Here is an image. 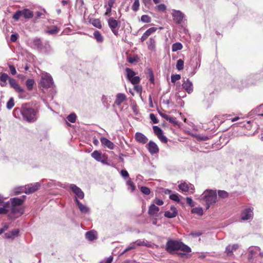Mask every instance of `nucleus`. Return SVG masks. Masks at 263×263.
I'll use <instances>...</instances> for the list:
<instances>
[{
    "label": "nucleus",
    "instance_id": "nucleus-33",
    "mask_svg": "<svg viewBox=\"0 0 263 263\" xmlns=\"http://www.w3.org/2000/svg\"><path fill=\"white\" fill-rule=\"evenodd\" d=\"M34 83V80L32 79H29L26 81V85L29 91L32 90Z\"/></svg>",
    "mask_w": 263,
    "mask_h": 263
},
{
    "label": "nucleus",
    "instance_id": "nucleus-40",
    "mask_svg": "<svg viewBox=\"0 0 263 263\" xmlns=\"http://www.w3.org/2000/svg\"><path fill=\"white\" fill-rule=\"evenodd\" d=\"M91 24L93 26L99 29H101L102 28L101 23L100 21L98 19H93V20H92Z\"/></svg>",
    "mask_w": 263,
    "mask_h": 263
},
{
    "label": "nucleus",
    "instance_id": "nucleus-23",
    "mask_svg": "<svg viewBox=\"0 0 263 263\" xmlns=\"http://www.w3.org/2000/svg\"><path fill=\"white\" fill-rule=\"evenodd\" d=\"M165 119L174 125L180 126L181 122L174 116H163Z\"/></svg>",
    "mask_w": 263,
    "mask_h": 263
},
{
    "label": "nucleus",
    "instance_id": "nucleus-54",
    "mask_svg": "<svg viewBox=\"0 0 263 263\" xmlns=\"http://www.w3.org/2000/svg\"><path fill=\"white\" fill-rule=\"evenodd\" d=\"M156 8L159 11L164 12L165 11L166 7L164 4H161L158 5Z\"/></svg>",
    "mask_w": 263,
    "mask_h": 263
},
{
    "label": "nucleus",
    "instance_id": "nucleus-58",
    "mask_svg": "<svg viewBox=\"0 0 263 263\" xmlns=\"http://www.w3.org/2000/svg\"><path fill=\"white\" fill-rule=\"evenodd\" d=\"M113 257L110 256L108 258L104 259L101 261L100 263H111L113 260Z\"/></svg>",
    "mask_w": 263,
    "mask_h": 263
},
{
    "label": "nucleus",
    "instance_id": "nucleus-26",
    "mask_svg": "<svg viewBox=\"0 0 263 263\" xmlns=\"http://www.w3.org/2000/svg\"><path fill=\"white\" fill-rule=\"evenodd\" d=\"M22 16L25 18H30L33 16L32 11L27 9H24L22 10Z\"/></svg>",
    "mask_w": 263,
    "mask_h": 263
},
{
    "label": "nucleus",
    "instance_id": "nucleus-3",
    "mask_svg": "<svg viewBox=\"0 0 263 263\" xmlns=\"http://www.w3.org/2000/svg\"><path fill=\"white\" fill-rule=\"evenodd\" d=\"M180 242L177 240H169L166 244L165 250L170 253L173 254L176 251L179 250Z\"/></svg>",
    "mask_w": 263,
    "mask_h": 263
},
{
    "label": "nucleus",
    "instance_id": "nucleus-41",
    "mask_svg": "<svg viewBox=\"0 0 263 263\" xmlns=\"http://www.w3.org/2000/svg\"><path fill=\"white\" fill-rule=\"evenodd\" d=\"M154 133L158 137L159 135H162L163 134V132L162 129L157 126H154L153 127Z\"/></svg>",
    "mask_w": 263,
    "mask_h": 263
},
{
    "label": "nucleus",
    "instance_id": "nucleus-28",
    "mask_svg": "<svg viewBox=\"0 0 263 263\" xmlns=\"http://www.w3.org/2000/svg\"><path fill=\"white\" fill-rule=\"evenodd\" d=\"M91 156L98 161H101L102 158V154L97 150L95 151L93 153H91Z\"/></svg>",
    "mask_w": 263,
    "mask_h": 263
},
{
    "label": "nucleus",
    "instance_id": "nucleus-30",
    "mask_svg": "<svg viewBox=\"0 0 263 263\" xmlns=\"http://www.w3.org/2000/svg\"><path fill=\"white\" fill-rule=\"evenodd\" d=\"M93 36L97 42L102 43L103 41V36L99 31H95L93 32Z\"/></svg>",
    "mask_w": 263,
    "mask_h": 263
},
{
    "label": "nucleus",
    "instance_id": "nucleus-60",
    "mask_svg": "<svg viewBox=\"0 0 263 263\" xmlns=\"http://www.w3.org/2000/svg\"><path fill=\"white\" fill-rule=\"evenodd\" d=\"M59 28L58 26L54 27L53 28H50V34H56L59 32Z\"/></svg>",
    "mask_w": 263,
    "mask_h": 263
},
{
    "label": "nucleus",
    "instance_id": "nucleus-1",
    "mask_svg": "<svg viewBox=\"0 0 263 263\" xmlns=\"http://www.w3.org/2000/svg\"><path fill=\"white\" fill-rule=\"evenodd\" d=\"M202 200L206 203V209L208 210L210 208V205L217 201V194L216 192L210 190L205 191L202 194Z\"/></svg>",
    "mask_w": 263,
    "mask_h": 263
},
{
    "label": "nucleus",
    "instance_id": "nucleus-19",
    "mask_svg": "<svg viewBox=\"0 0 263 263\" xmlns=\"http://www.w3.org/2000/svg\"><path fill=\"white\" fill-rule=\"evenodd\" d=\"M20 231L18 229H14L5 234V237L8 239H13L18 235Z\"/></svg>",
    "mask_w": 263,
    "mask_h": 263
},
{
    "label": "nucleus",
    "instance_id": "nucleus-21",
    "mask_svg": "<svg viewBox=\"0 0 263 263\" xmlns=\"http://www.w3.org/2000/svg\"><path fill=\"white\" fill-rule=\"evenodd\" d=\"M159 208L154 204H151L148 209V213L151 216H157Z\"/></svg>",
    "mask_w": 263,
    "mask_h": 263
},
{
    "label": "nucleus",
    "instance_id": "nucleus-62",
    "mask_svg": "<svg viewBox=\"0 0 263 263\" xmlns=\"http://www.w3.org/2000/svg\"><path fill=\"white\" fill-rule=\"evenodd\" d=\"M121 175L124 178L129 177V174H128V172H127V171H126V170H122L121 171Z\"/></svg>",
    "mask_w": 263,
    "mask_h": 263
},
{
    "label": "nucleus",
    "instance_id": "nucleus-18",
    "mask_svg": "<svg viewBox=\"0 0 263 263\" xmlns=\"http://www.w3.org/2000/svg\"><path fill=\"white\" fill-rule=\"evenodd\" d=\"M3 203V206L0 208V214H6L10 211V202L7 201Z\"/></svg>",
    "mask_w": 263,
    "mask_h": 263
},
{
    "label": "nucleus",
    "instance_id": "nucleus-55",
    "mask_svg": "<svg viewBox=\"0 0 263 263\" xmlns=\"http://www.w3.org/2000/svg\"><path fill=\"white\" fill-rule=\"evenodd\" d=\"M127 184L130 187L131 190L132 192H134L135 190L136 186H135L134 182L130 180V179H129L127 181Z\"/></svg>",
    "mask_w": 263,
    "mask_h": 263
},
{
    "label": "nucleus",
    "instance_id": "nucleus-17",
    "mask_svg": "<svg viewBox=\"0 0 263 263\" xmlns=\"http://www.w3.org/2000/svg\"><path fill=\"white\" fill-rule=\"evenodd\" d=\"M126 99L127 98L125 94L122 93H119L116 95L115 103L117 105H120L124 101H125Z\"/></svg>",
    "mask_w": 263,
    "mask_h": 263
},
{
    "label": "nucleus",
    "instance_id": "nucleus-37",
    "mask_svg": "<svg viewBox=\"0 0 263 263\" xmlns=\"http://www.w3.org/2000/svg\"><path fill=\"white\" fill-rule=\"evenodd\" d=\"M191 212L192 213L197 214L199 216H202L203 214V209L202 208H200V207H197V208H193L191 210Z\"/></svg>",
    "mask_w": 263,
    "mask_h": 263
},
{
    "label": "nucleus",
    "instance_id": "nucleus-31",
    "mask_svg": "<svg viewBox=\"0 0 263 263\" xmlns=\"http://www.w3.org/2000/svg\"><path fill=\"white\" fill-rule=\"evenodd\" d=\"M126 72L127 79L129 81L131 79L134 77L136 75V73L131 69L126 68L125 69Z\"/></svg>",
    "mask_w": 263,
    "mask_h": 263
},
{
    "label": "nucleus",
    "instance_id": "nucleus-36",
    "mask_svg": "<svg viewBox=\"0 0 263 263\" xmlns=\"http://www.w3.org/2000/svg\"><path fill=\"white\" fill-rule=\"evenodd\" d=\"M251 121L250 120H245L239 122L238 124L241 125L242 126L245 127L247 129H250L251 128Z\"/></svg>",
    "mask_w": 263,
    "mask_h": 263
},
{
    "label": "nucleus",
    "instance_id": "nucleus-29",
    "mask_svg": "<svg viewBox=\"0 0 263 263\" xmlns=\"http://www.w3.org/2000/svg\"><path fill=\"white\" fill-rule=\"evenodd\" d=\"M33 45L37 49H41L44 46L41 40L38 38H35L33 40Z\"/></svg>",
    "mask_w": 263,
    "mask_h": 263
},
{
    "label": "nucleus",
    "instance_id": "nucleus-25",
    "mask_svg": "<svg viewBox=\"0 0 263 263\" xmlns=\"http://www.w3.org/2000/svg\"><path fill=\"white\" fill-rule=\"evenodd\" d=\"M238 248V245L234 244L233 245H229L226 249V252L228 255H231L234 251L236 250Z\"/></svg>",
    "mask_w": 263,
    "mask_h": 263
},
{
    "label": "nucleus",
    "instance_id": "nucleus-2",
    "mask_svg": "<svg viewBox=\"0 0 263 263\" xmlns=\"http://www.w3.org/2000/svg\"><path fill=\"white\" fill-rule=\"evenodd\" d=\"M40 88L44 93H48L49 88V75L47 72L41 74V80L39 83Z\"/></svg>",
    "mask_w": 263,
    "mask_h": 263
},
{
    "label": "nucleus",
    "instance_id": "nucleus-49",
    "mask_svg": "<svg viewBox=\"0 0 263 263\" xmlns=\"http://www.w3.org/2000/svg\"><path fill=\"white\" fill-rule=\"evenodd\" d=\"M140 81V79L138 76H135L132 79H131L129 81L133 85H136L139 83Z\"/></svg>",
    "mask_w": 263,
    "mask_h": 263
},
{
    "label": "nucleus",
    "instance_id": "nucleus-6",
    "mask_svg": "<svg viewBox=\"0 0 263 263\" xmlns=\"http://www.w3.org/2000/svg\"><path fill=\"white\" fill-rule=\"evenodd\" d=\"M253 208L249 207L244 209L240 214V218L242 220H247L253 218Z\"/></svg>",
    "mask_w": 263,
    "mask_h": 263
},
{
    "label": "nucleus",
    "instance_id": "nucleus-7",
    "mask_svg": "<svg viewBox=\"0 0 263 263\" xmlns=\"http://www.w3.org/2000/svg\"><path fill=\"white\" fill-rule=\"evenodd\" d=\"M24 213V209L21 206L10 207V215L12 218H16Z\"/></svg>",
    "mask_w": 263,
    "mask_h": 263
},
{
    "label": "nucleus",
    "instance_id": "nucleus-9",
    "mask_svg": "<svg viewBox=\"0 0 263 263\" xmlns=\"http://www.w3.org/2000/svg\"><path fill=\"white\" fill-rule=\"evenodd\" d=\"M26 186V194H29L33 193L39 190L40 187V184L38 182L29 184Z\"/></svg>",
    "mask_w": 263,
    "mask_h": 263
},
{
    "label": "nucleus",
    "instance_id": "nucleus-46",
    "mask_svg": "<svg viewBox=\"0 0 263 263\" xmlns=\"http://www.w3.org/2000/svg\"><path fill=\"white\" fill-rule=\"evenodd\" d=\"M139 0H135L134 4L132 6L133 10L134 11H137L139 9Z\"/></svg>",
    "mask_w": 263,
    "mask_h": 263
},
{
    "label": "nucleus",
    "instance_id": "nucleus-34",
    "mask_svg": "<svg viewBox=\"0 0 263 263\" xmlns=\"http://www.w3.org/2000/svg\"><path fill=\"white\" fill-rule=\"evenodd\" d=\"M86 238L89 241H92L96 239V237L93 232L90 231L87 232L85 234Z\"/></svg>",
    "mask_w": 263,
    "mask_h": 263
},
{
    "label": "nucleus",
    "instance_id": "nucleus-48",
    "mask_svg": "<svg viewBox=\"0 0 263 263\" xmlns=\"http://www.w3.org/2000/svg\"><path fill=\"white\" fill-rule=\"evenodd\" d=\"M157 30V28L156 27H152L147 29L144 33H145V35H147L149 36L152 33L156 31Z\"/></svg>",
    "mask_w": 263,
    "mask_h": 263
},
{
    "label": "nucleus",
    "instance_id": "nucleus-63",
    "mask_svg": "<svg viewBox=\"0 0 263 263\" xmlns=\"http://www.w3.org/2000/svg\"><path fill=\"white\" fill-rule=\"evenodd\" d=\"M18 37V35L17 34H12L11 35L10 40L12 42H15Z\"/></svg>",
    "mask_w": 263,
    "mask_h": 263
},
{
    "label": "nucleus",
    "instance_id": "nucleus-52",
    "mask_svg": "<svg viewBox=\"0 0 263 263\" xmlns=\"http://www.w3.org/2000/svg\"><path fill=\"white\" fill-rule=\"evenodd\" d=\"M170 198L178 202H180V199L177 194H173L170 195Z\"/></svg>",
    "mask_w": 263,
    "mask_h": 263
},
{
    "label": "nucleus",
    "instance_id": "nucleus-50",
    "mask_svg": "<svg viewBox=\"0 0 263 263\" xmlns=\"http://www.w3.org/2000/svg\"><path fill=\"white\" fill-rule=\"evenodd\" d=\"M181 79V76L180 74H173L171 76V82L173 83Z\"/></svg>",
    "mask_w": 263,
    "mask_h": 263
},
{
    "label": "nucleus",
    "instance_id": "nucleus-16",
    "mask_svg": "<svg viewBox=\"0 0 263 263\" xmlns=\"http://www.w3.org/2000/svg\"><path fill=\"white\" fill-rule=\"evenodd\" d=\"M100 141L102 145H104L105 146L110 149H114L115 146V144L107 138L102 137L100 139Z\"/></svg>",
    "mask_w": 263,
    "mask_h": 263
},
{
    "label": "nucleus",
    "instance_id": "nucleus-22",
    "mask_svg": "<svg viewBox=\"0 0 263 263\" xmlns=\"http://www.w3.org/2000/svg\"><path fill=\"white\" fill-rule=\"evenodd\" d=\"M76 202L80 210V211L83 213H87L89 212V209L86 206L83 205L81 202H80L77 198H76Z\"/></svg>",
    "mask_w": 263,
    "mask_h": 263
},
{
    "label": "nucleus",
    "instance_id": "nucleus-42",
    "mask_svg": "<svg viewBox=\"0 0 263 263\" xmlns=\"http://www.w3.org/2000/svg\"><path fill=\"white\" fill-rule=\"evenodd\" d=\"M184 62L182 60L179 59L177 61L176 64V68L178 70H181L183 69Z\"/></svg>",
    "mask_w": 263,
    "mask_h": 263
},
{
    "label": "nucleus",
    "instance_id": "nucleus-57",
    "mask_svg": "<svg viewBox=\"0 0 263 263\" xmlns=\"http://www.w3.org/2000/svg\"><path fill=\"white\" fill-rule=\"evenodd\" d=\"M115 2V0H108L105 4V7H112L114 5V4Z\"/></svg>",
    "mask_w": 263,
    "mask_h": 263
},
{
    "label": "nucleus",
    "instance_id": "nucleus-64",
    "mask_svg": "<svg viewBox=\"0 0 263 263\" xmlns=\"http://www.w3.org/2000/svg\"><path fill=\"white\" fill-rule=\"evenodd\" d=\"M186 203L190 205L191 206H193L194 205L193 203V201L192 199L190 197L186 198Z\"/></svg>",
    "mask_w": 263,
    "mask_h": 263
},
{
    "label": "nucleus",
    "instance_id": "nucleus-61",
    "mask_svg": "<svg viewBox=\"0 0 263 263\" xmlns=\"http://www.w3.org/2000/svg\"><path fill=\"white\" fill-rule=\"evenodd\" d=\"M9 69H10L11 73L12 75L15 74L16 73V69H15V68L14 67V66L13 65H9Z\"/></svg>",
    "mask_w": 263,
    "mask_h": 263
},
{
    "label": "nucleus",
    "instance_id": "nucleus-13",
    "mask_svg": "<svg viewBox=\"0 0 263 263\" xmlns=\"http://www.w3.org/2000/svg\"><path fill=\"white\" fill-rule=\"evenodd\" d=\"M147 149L151 154H157L159 152V148L157 144L153 141H149L147 145Z\"/></svg>",
    "mask_w": 263,
    "mask_h": 263
},
{
    "label": "nucleus",
    "instance_id": "nucleus-44",
    "mask_svg": "<svg viewBox=\"0 0 263 263\" xmlns=\"http://www.w3.org/2000/svg\"><path fill=\"white\" fill-rule=\"evenodd\" d=\"M218 196L222 198H226L228 197L229 194L225 191L219 190L218 192Z\"/></svg>",
    "mask_w": 263,
    "mask_h": 263
},
{
    "label": "nucleus",
    "instance_id": "nucleus-47",
    "mask_svg": "<svg viewBox=\"0 0 263 263\" xmlns=\"http://www.w3.org/2000/svg\"><path fill=\"white\" fill-rule=\"evenodd\" d=\"M21 16H22V10L17 11L13 15V18L15 21H18Z\"/></svg>",
    "mask_w": 263,
    "mask_h": 263
},
{
    "label": "nucleus",
    "instance_id": "nucleus-24",
    "mask_svg": "<svg viewBox=\"0 0 263 263\" xmlns=\"http://www.w3.org/2000/svg\"><path fill=\"white\" fill-rule=\"evenodd\" d=\"M20 119L25 123H32L36 120V116H21Z\"/></svg>",
    "mask_w": 263,
    "mask_h": 263
},
{
    "label": "nucleus",
    "instance_id": "nucleus-43",
    "mask_svg": "<svg viewBox=\"0 0 263 263\" xmlns=\"http://www.w3.org/2000/svg\"><path fill=\"white\" fill-rule=\"evenodd\" d=\"M140 191L143 194L146 195H149L151 193L150 189L145 186H141L140 187Z\"/></svg>",
    "mask_w": 263,
    "mask_h": 263
},
{
    "label": "nucleus",
    "instance_id": "nucleus-53",
    "mask_svg": "<svg viewBox=\"0 0 263 263\" xmlns=\"http://www.w3.org/2000/svg\"><path fill=\"white\" fill-rule=\"evenodd\" d=\"M9 77L8 75L6 73H2L0 76V81H6L9 79Z\"/></svg>",
    "mask_w": 263,
    "mask_h": 263
},
{
    "label": "nucleus",
    "instance_id": "nucleus-35",
    "mask_svg": "<svg viewBox=\"0 0 263 263\" xmlns=\"http://www.w3.org/2000/svg\"><path fill=\"white\" fill-rule=\"evenodd\" d=\"M180 248H179V250H181L184 252L189 253L191 251V249L189 247L181 242H180Z\"/></svg>",
    "mask_w": 263,
    "mask_h": 263
},
{
    "label": "nucleus",
    "instance_id": "nucleus-38",
    "mask_svg": "<svg viewBox=\"0 0 263 263\" xmlns=\"http://www.w3.org/2000/svg\"><path fill=\"white\" fill-rule=\"evenodd\" d=\"M182 47V45L180 43L177 42L172 45V51L175 52L177 50H181Z\"/></svg>",
    "mask_w": 263,
    "mask_h": 263
},
{
    "label": "nucleus",
    "instance_id": "nucleus-27",
    "mask_svg": "<svg viewBox=\"0 0 263 263\" xmlns=\"http://www.w3.org/2000/svg\"><path fill=\"white\" fill-rule=\"evenodd\" d=\"M148 48L152 51H155L156 49V42L153 38H150L147 43Z\"/></svg>",
    "mask_w": 263,
    "mask_h": 263
},
{
    "label": "nucleus",
    "instance_id": "nucleus-8",
    "mask_svg": "<svg viewBox=\"0 0 263 263\" xmlns=\"http://www.w3.org/2000/svg\"><path fill=\"white\" fill-rule=\"evenodd\" d=\"M172 15L174 21L177 24H180L184 18L183 13L179 10H172Z\"/></svg>",
    "mask_w": 263,
    "mask_h": 263
},
{
    "label": "nucleus",
    "instance_id": "nucleus-12",
    "mask_svg": "<svg viewBox=\"0 0 263 263\" xmlns=\"http://www.w3.org/2000/svg\"><path fill=\"white\" fill-rule=\"evenodd\" d=\"M182 86L188 93H191L193 90V84L189 79L184 80Z\"/></svg>",
    "mask_w": 263,
    "mask_h": 263
},
{
    "label": "nucleus",
    "instance_id": "nucleus-59",
    "mask_svg": "<svg viewBox=\"0 0 263 263\" xmlns=\"http://www.w3.org/2000/svg\"><path fill=\"white\" fill-rule=\"evenodd\" d=\"M154 203L155 204H156L158 205H161L163 204V201L161 200V199H158V198H156L154 200Z\"/></svg>",
    "mask_w": 263,
    "mask_h": 263
},
{
    "label": "nucleus",
    "instance_id": "nucleus-39",
    "mask_svg": "<svg viewBox=\"0 0 263 263\" xmlns=\"http://www.w3.org/2000/svg\"><path fill=\"white\" fill-rule=\"evenodd\" d=\"M77 116H67V118L65 120V123L68 125L70 126L71 125L68 122H70L71 123H74L76 121Z\"/></svg>",
    "mask_w": 263,
    "mask_h": 263
},
{
    "label": "nucleus",
    "instance_id": "nucleus-15",
    "mask_svg": "<svg viewBox=\"0 0 263 263\" xmlns=\"http://www.w3.org/2000/svg\"><path fill=\"white\" fill-rule=\"evenodd\" d=\"M171 211H166L164 213V216L168 218H172L177 215V210L174 206H171Z\"/></svg>",
    "mask_w": 263,
    "mask_h": 263
},
{
    "label": "nucleus",
    "instance_id": "nucleus-32",
    "mask_svg": "<svg viewBox=\"0 0 263 263\" xmlns=\"http://www.w3.org/2000/svg\"><path fill=\"white\" fill-rule=\"evenodd\" d=\"M14 192L15 194H19L22 193H25L26 194V186H21L15 187L14 189Z\"/></svg>",
    "mask_w": 263,
    "mask_h": 263
},
{
    "label": "nucleus",
    "instance_id": "nucleus-11",
    "mask_svg": "<svg viewBox=\"0 0 263 263\" xmlns=\"http://www.w3.org/2000/svg\"><path fill=\"white\" fill-rule=\"evenodd\" d=\"M9 82L10 86L14 88L18 92L23 93L24 90L20 87L16 81L13 78H9Z\"/></svg>",
    "mask_w": 263,
    "mask_h": 263
},
{
    "label": "nucleus",
    "instance_id": "nucleus-56",
    "mask_svg": "<svg viewBox=\"0 0 263 263\" xmlns=\"http://www.w3.org/2000/svg\"><path fill=\"white\" fill-rule=\"evenodd\" d=\"M158 138L162 142L164 143H166L167 142V138L164 136L163 134H162L161 135H159V136H158Z\"/></svg>",
    "mask_w": 263,
    "mask_h": 263
},
{
    "label": "nucleus",
    "instance_id": "nucleus-20",
    "mask_svg": "<svg viewBox=\"0 0 263 263\" xmlns=\"http://www.w3.org/2000/svg\"><path fill=\"white\" fill-rule=\"evenodd\" d=\"M135 139L138 142L141 143L142 144L146 143L148 141V139L146 137V136H145L143 134H142L141 133H136Z\"/></svg>",
    "mask_w": 263,
    "mask_h": 263
},
{
    "label": "nucleus",
    "instance_id": "nucleus-5",
    "mask_svg": "<svg viewBox=\"0 0 263 263\" xmlns=\"http://www.w3.org/2000/svg\"><path fill=\"white\" fill-rule=\"evenodd\" d=\"M108 24L112 33L116 36L118 35L119 23L113 17H110L107 20Z\"/></svg>",
    "mask_w": 263,
    "mask_h": 263
},
{
    "label": "nucleus",
    "instance_id": "nucleus-4",
    "mask_svg": "<svg viewBox=\"0 0 263 263\" xmlns=\"http://www.w3.org/2000/svg\"><path fill=\"white\" fill-rule=\"evenodd\" d=\"M179 189L185 193L193 194L194 192L195 187L194 185L189 183L184 182L178 185Z\"/></svg>",
    "mask_w": 263,
    "mask_h": 263
},
{
    "label": "nucleus",
    "instance_id": "nucleus-10",
    "mask_svg": "<svg viewBox=\"0 0 263 263\" xmlns=\"http://www.w3.org/2000/svg\"><path fill=\"white\" fill-rule=\"evenodd\" d=\"M25 196H23L22 198H12L10 199V207L21 206L24 201Z\"/></svg>",
    "mask_w": 263,
    "mask_h": 263
},
{
    "label": "nucleus",
    "instance_id": "nucleus-51",
    "mask_svg": "<svg viewBox=\"0 0 263 263\" xmlns=\"http://www.w3.org/2000/svg\"><path fill=\"white\" fill-rule=\"evenodd\" d=\"M14 100L13 98H11L7 103V107L8 109H11L14 106Z\"/></svg>",
    "mask_w": 263,
    "mask_h": 263
},
{
    "label": "nucleus",
    "instance_id": "nucleus-45",
    "mask_svg": "<svg viewBox=\"0 0 263 263\" xmlns=\"http://www.w3.org/2000/svg\"><path fill=\"white\" fill-rule=\"evenodd\" d=\"M141 21L143 23H148L151 22V18L147 15H143L141 17Z\"/></svg>",
    "mask_w": 263,
    "mask_h": 263
},
{
    "label": "nucleus",
    "instance_id": "nucleus-14",
    "mask_svg": "<svg viewBox=\"0 0 263 263\" xmlns=\"http://www.w3.org/2000/svg\"><path fill=\"white\" fill-rule=\"evenodd\" d=\"M70 189L73 191V192L76 194L78 197L80 199H83L84 197V194L81 190L80 188L78 187L75 184H71L70 186Z\"/></svg>",
    "mask_w": 263,
    "mask_h": 263
}]
</instances>
